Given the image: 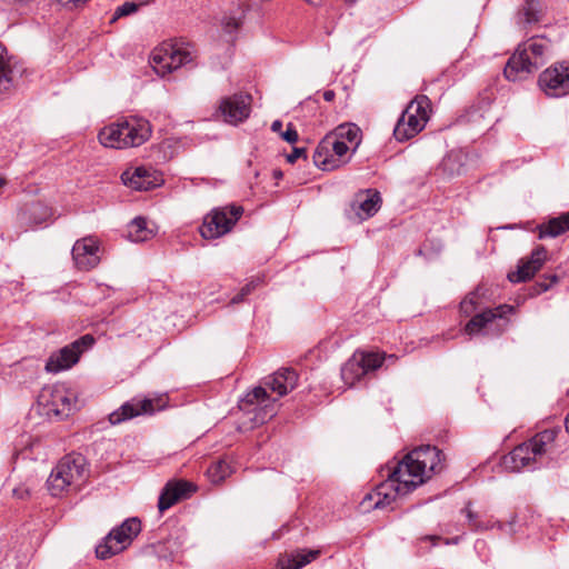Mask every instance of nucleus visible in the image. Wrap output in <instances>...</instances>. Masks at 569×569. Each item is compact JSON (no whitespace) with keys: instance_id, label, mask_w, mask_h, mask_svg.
Returning a JSON list of instances; mask_svg holds the SVG:
<instances>
[{"instance_id":"1","label":"nucleus","mask_w":569,"mask_h":569,"mask_svg":"<svg viewBox=\"0 0 569 569\" xmlns=\"http://www.w3.org/2000/svg\"><path fill=\"white\" fill-rule=\"evenodd\" d=\"M442 452L436 446H420L408 452L400 461L388 466L387 480L379 485L375 496L366 499L376 501L373 508L382 509L391 505L398 496H406L426 482L432 473L441 469Z\"/></svg>"},{"instance_id":"2","label":"nucleus","mask_w":569,"mask_h":569,"mask_svg":"<svg viewBox=\"0 0 569 569\" xmlns=\"http://www.w3.org/2000/svg\"><path fill=\"white\" fill-rule=\"evenodd\" d=\"M551 53V42L543 37H531L519 44L517 52L512 54L503 74L509 81L526 79L530 73L542 67Z\"/></svg>"},{"instance_id":"3","label":"nucleus","mask_w":569,"mask_h":569,"mask_svg":"<svg viewBox=\"0 0 569 569\" xmlns=\"http://www.w3.org/2000/svg\"><path fill=\"white\" fill-rule=\"evenodd\" d=\"M196 66V50L190 43L163 42L151 52L150 71L144 69V77L151 72L166 77L181 68L193 69Z\"/></svg>"},{"instance_id":"4","label":"nucleus","mask_w":569,"mask_h":569,"mask_svg":"<svg viewBox=\"0 0 569 569\" xmlns=\"http://www.w3.org/2000/svg\"><path fill=\"white\" fill-rule=\"evenodd\" d=\"M86 458L80 453L67 455L59 460L47 479L52 497H60L71 488L79 487L86 476Z\"/></svg>"},{"instance_id":"5","label":"nucleus","mask_w":569,"mask_h":569,"mask_svg":"<svg viewBox=\"0 0 569 569\" xmlns=\"http://www.w3.org/2000/svg\"><path fill=\"white\" fill-rule=\"evenodd\" d=\"M552 432L545 430L537 433L529 441L518 445L511 452L503 457L506 469L519 472L522 469L536 470L540 468L543 455L547 452L546 446L552 441Z\"/></svg>"},{"instance_id":"6","label":"nucleus","mask_w":569,"mask_h":569,"mask_svg":"<svg viewBox=\"0 0 569 569\" xmlns=\"http://www.w3.org/2000/svg\"><path fill=\"white\" fill-rule=\"evenodd\" d=\"M243 214V207L226 204L213 208L203 217L200 234L203 239H218L229 233Z\"/></svg>"},{"instance_id":"7","label":"nucleus","mask_w":569,"mask_h":569,"mask_svg":"<svg viewBox=\"0 0 569 569\" xmlns=\"http://www.w3.org/2000/svg\"><path fill=\"white\" fill-rule=\"evenodd\" d=\"M37 402L40 415L49 419L62 420L76 408V396L62 386L44 387Z\"/></svg>"},{"instance_id":"8","label":"nucleus","mask_w":569,"mask_h":569,"mask_svg":"<svg viewBox=\"0 0 569 569\" xmlns=\"http://www.w3.org/2000/svg\"><path fill=\"white\" fill-rule=\"evenodd\" d=\"M142 529L138 517L126 519L119 527L113 528L96 547L99 559H108L123 551Z\"/></svg>"},{"instance_id":"9","label":"nucleus","mask_w":569,"mask_h":569,"mask_svg":"<svg viewBox=\"0 0 569 569\" xmlns=\"http://www.w3.org/2000/svg\"><path fill=\"white\" fill-rule=\"evenodd\" d=\"M100 143L106 148L123 149L138 147L142 143L139 120H121L102 128L98 134Z\"/></svg>"},{"instance_id":"10","label":"nucleus","mask_w":569,"mask_h":569,"mask_svg":"<svg viewBox=\"0 0 569 569\" xmlns=\"http://www.w3.org/2000/svg\"><path fill=\"white\" fill-rule=\"evenodd\" d=\"M94 343L91 335H84L73 342L52 352L46 362V370L51 373H58L73 367L80 359L81 355L89 350Z\"/></svg>"},{"instance_id":"11","label":"nucleus","mask_w":569,"mask_h":569,"mask_svg":"<svg viewBox=\"0 0 569 569\" xmlns=\"http://www.w3.org/2000/svg\"><path fill=\"white\" fill-rule=\"evenodd\" d=\"M385 359L377 352H355L342 366L341 379L345 385L353 387L363 377L380 368Z\"/></svg>"},{"instance_id":"12","label":"nucleus","mask_w":569,"mask_h":569,"mask_svg":"<svg viewBox=\"0 0 569 569\" xmlns=\"http://www.w3.org/2000/svg\"><path fill=\"white\" fill-rule=\"evenodd\" d=\"M538 84L550 98H562L569 94V61L551 64L539 74Z\"/></svg>"},{"instance_id":"13","label":"nucleus","mask_w":569,"mask_h":569,"mask_svg":"<svg viewBox=\"0 0 569 569\" xmlns=\"http://www.w3.org/2000/svg\"><path fill=\"white\" fill-rule=\"evenodd\" d=\"M197 490V485L186 479L169 480L159 495V511L163 512L179 501L189 499Z\"/></svg>"},{"instance_id":"14","label":"nucleus","mask_w":569,"mask_h":569,"mask_svg":"<svg viewBox=\"0 0 569 569\" xmlns=\"http://www.w3.org/2000/svg\"><path fill=\"white\" fill-rule=\"evenodd\" d=\"M251 406H254L252 410L257 411L254 420L260 423H263L276 413L274 405L270 402V397L262 387L253 388L240 399L239 407L241 410L251 411Z\"/></svg>"},{"instance_id":"15","label":"nucleus","mask_w":569,"mask_h":569,"mask_svg":"<svg viewBox=\"0 0 569 569\" xmlns=\"http://www.w3.org/2000/svg\"><path fill=\"white\" fill-rule=\"evenodd\" d=\"M251 96L239 92L221 100L219 110L226 122L237 124L244 121L250 114Z\"/></svg>"},{"instance_id":"16","label":"nucleus","mask_w":569,"mask_h":569,"mask_svg":"<svg viewBox=\"0 0 569 569\" xmlns=\"http://www.w3.org/2000/svg\"><path fill=\"white\" fill-rule=\"evenodd\" d=\"M72 259L80 270L94 268L100 261L98 240L94 237L77 240L72 247Z\"/></svg>"},{"instance_id":"17","label":"nucleus","mask_w":569,"mask_h":569,"mask_svg":"<svg viewBox=\"0 0 569 569\" xmlns=\"http://www.w3.org/2000/svg\"><path fill=\"white\" fill-rule=\"evenodd\" d=\"M547 249L543 246L535 248L527 260H521L518 269L508 273V280L513 283L526 282L543 266Z\"/></svg>"},{"instance_id":"18","label":"nucleus","mask_w":569,"mask_h":569,"mask_svg":"<svg viewBox=\"0 0 569 569\" xmlns=\"http://www.w3.org/2000/svg\"><path fill=\"white\" fill-rule=\"evenodd\" d=\"M425 124L426 118H419L410 110L405 109L395 126L393 137L397 141H407L418 134L425 128Z\"/></svg>"},{"instance_id":"19","label":"nucleus","mask_w":569,"mask_h":569,"mask_svg":"<svg viewBox=\"0 0 569 569\" xmlns=\"http://www.w3.org/2000/svg\"><path fill=\"white\" fill-rule=\"evenodd\" d=\"M381 197L379 191L367 189L357 194V199L352 202V209L360 220H366L375 216L381 207Z\"/></svg>"},{"instance_id":"20","label":"nucleus","mask_w":569,"mask_h":569,"mask_svg":"<svg viewBox=\"0 0 569 569\" xmlns=\"http://www.w3.org/2000/svg\"><path fill=\"white\" fill-rule=\"evenodd\" d=\"M320 555L319 550L297 549L279 556L277 566L279 569H301L316 560Z\"/></svg>"},{"instance_id":"21","label":"nucleus","mask_w":569,"mask_h":569,"mask_svg":"<svg viewBox=\"0 0 569 569\" xmlns=\"http://www.w3.org/2000/svg\"><path fill=\"white\" fill-rule=\"evenodd\" d=\"M298 382V373L291 368H282L268 377L267 386L280 397L293 390Z\"/></svg>"},{"instance_id":"22","label":"nucleus","mask_w":569,"mask_h":569,"mask_svg":"<svg viewBox=\"0 0 569 569\" xmlns=\"http://www.w3.org/2000/svg\"><path fill=\"white\" fill-rule=\"evenodd\" d=\"M179 543L171 537L163 538L158 542H150L144 546V555H151L159 559L172 560L173 555L179 551Z\"/></svg>"},{"instance_id":"23","label":"nucleus","mask_w":569,"mask_h":569,"mask_svg":"<svg viewBox=\"0 0 569 569\" xmlns=\"http://www.w3.org/2000/svg\"><path fill=\"white\" fill-rule=\"evenodd\" d=\"M538 230L539 239L556 238L569 231V212L551 218L547 222L539 224Z\"/></svg>"},{"instance_id":"24","label":"nucleus","mask_w":569,"mask_h":569,"mask_svg":"<svg viewBox=\"0 0 569 569\" xmlns=\"http://www.w3.org/2000/svg\"><path fill=\"white\" fill-rule=\"evenodd\" d=\"M467 154L462 150H451L441 161L442 171L449 176H460L466 171Z\"/></svg>"},{"instance_id":"25","label":"nucleus","mask_w":569,"mask_h":569,"mask_svg":"<svg viewBox=\"0 0 569 569\" xmlns=\"http://www.w3.org/2000/svg\"><path fill=\"white\" fill-rule=\"evenodd\" d=\"M140 415H142V399H132L111 412L109 421L111 425H119Z\"/></svg>"},{"instance_id":"26","label":"nucleus","mask_w":569,"mask_h":569,"mask_svg":"<svg viewBox=\"0 0 569 569\" xmlns=\"http://www.w3.org/2000/svg\"><path fill=\"white\" fill-rule=\"evenodd\" d=\"M313 163L323 171L333 170L339 167V159L333 158L330 152V140L323 139L313 152Z\"/></svg>"},{"instance_id":"27","label":"nucleus","mask_w":569,"mask_h":569,"mask_svg":"<svg viewBox=\"0 0 569 569\" xmlns=\"http://www.w3.org/2000/svg\"><path fill=\"white\" fill-rule=\"evenodd\" d=\"M542 11L538 0H525V3L518 11V24L523 27L531 26L541 21Z\"/></svg>"},{"instance_id":"28","label":"nucleus","mask_w":569,"mask_h":569,"mask_svg":"<svg viewBox=\"0 0 569 569\" xmlns=\"http://www.w3.org/2000/svg\"><path fill=\"white\" fill-rule=\"evenodd\" d=\"M233 472V468L228 458H220L213 461L207 469V477L213 483L222 482Z\"/></svg>"},{"instance_id":"29","label":"nucleus","mask_w":569,"mask_h":569,"mask_svg":"<svg viewBox=\"0 0 569 569\" xmlns=\"http://www.w3.org/2000/svg\"><path fill=\"white\" fill-rule=\"evenodd\" d=\"M495 321V316L491 309H486L482 312L475 315L465 326V333L473 336L480 333L489 325Z\"/></svg>"},{"instance_id":"30","label":"nucleus","mask_w":569,"mask_h":569,"mask_svg":"<svg viewBox=\"0 0 569 569\" xmlns=\"http://www.w3.org/2000/svg\"><path fill=\"white\" fill-rule=\"evenodd\" d=\"M168 406V396L166 393H161L154 397L150 395L144 396V416L153 415L158 411L166 409Z\"/></svg>"},{"instance_id":"31","label":"nucleus","mask_w":569,"mask_h":569,"mask_svg":"<svg viewBox=\"0 0 569 569\" xmlns=\"http://www.w3.org/2000/svg\"><path fill=\"white\" fill-rule=\"evenodd\" d=\"M430 109V99L427 96H417L409 102L406 110H410L417 117L426 118L428 121V110Z\"/></svg>"},{"instance_id":"32","label":"nucleus","mask_w":569,"mask_h":569,"mask_svg":"<svg viewBox=\"0 0 569 569\" xmlns=\"http://www.w3.org/2000/svg\"><path fill=\"white\" fill-rule=\"evenodd\" d=\"M121 180L124 186L140 191L142 189V166L137 167L133 172L130 170L123 171Z\"/></svg>"},{"instance_id":"33","label":"nucleus","mask_w":569,"mask_h":569,"mask_svg":"<svg viewBox=\"0 0 569 569\" xmlns=\"http://www.w3.org/2000/svg\"><path fill=\"white\" fill-rule=\"evenodd\" d=\"M144 191L161 187L164 182L163 174L157 169L144 164Z\"/></svg>"},{"instance_id":"34","label":"nucleus","mask_w":569,"mask_h":569,"mask_svg":"<svg viewBox=\"0 0 569 569\" xmlns=\"http://www.w3.org/2000/svg\"><path fill=\"white\" fill-rule=\"evenodd\" d=\"M124 237L131 242L142 241V216L134 217L128 223Z\"/></svg>"},{"instance_id":"35","label":"nucleus","mask_w":569,"mask_h":569,"mask_svg":"<svg viewBox=\"0 0 569 569\" xmlns=\"http://www.w3.org/2000/svg\"><path fill=\"white\" fill-rule=\"evenodd\" d=\"M169 149L170 144L162 142L158 146L151 147V152L148 157L158 163L166 162L171 158V152L168 151Z\"/></svg>"},{"instance_id":"36","label":"nucleus","mask_w":569,"mask_h":569,"mask_svg":"<svg viewBox=\"0 0 569 569\" xmlns=\"http://www.w3.org/2000/svg\"><path fill=\"white\" fill-rule=\"evenodd\" d=\"M470 506H471V502H468L467 506L461 510V512H463L466 515L471 530H473V531L486 530L487 527L481 521L478 520V515L470 509Z\"/></svg>"},{"instance_id":"37","label":"nucleus","mask_w":569,"mask_h":569,"mask_svg":"<svg viewBox=\"0 0 569 569\" xmlns=\"http://www.w3.org/2000/svg\"><path fill=\"white\" fill-rule=\"evenodd\" d=\"M259 282H260V281H259V279H257V280H251L250 282H248L247 284H244V286L240 289V291H239L238 293H236V295L231 298L230 302H231L232 305H238V303L242 302V301L244 300V298H246L247 296H249V295H250V293H251V292H252V291H253V290L259 286Z\"/></svg>"},{"instance_id":"38","label":"nucleus","mask_w":569,"mask_h":569,"mask_svg":"<svg viewBox=\"0 0 569 569\" xmlns=\"http://www.w3.org/2000/svg\"><path fill=\"white\" fill-rule=\"evenodd\" d=\"M491 310L495 316V320L496 319L502 320L503 321L502 326H507L509 322L507 319V316L513 313L516 311V307L511 306V305H500Z\"/></svg>"},{"instance_id":"39","label":"nucleus","mask_w":569,"mask_h":569,"mask_svg":"<svg viewBox=\"0 0 569 569\" xmlns=\"http://www.w3.org/2000/svg\"><path fill=\"white\" fill-rule=\"evenodd\" d=\"M138 8H139V4H137L136 2L127 1L116 9L112 20H117L121 17L134 13L138 11Z\"/></svg>"},{"instance_id":"40","label":"nucleus","mask_w":569,"mask_h":569,"mask_svg":"<svg viewBox=\"0 0 569 569\" xmlns=\"http://www.w3.org/2000/svg\"><path fill=\"white\" fill-rule=\"evenodd\" d=\"M241 23V20L233 16H226L221 21L222 29L227 33L236 32L240 28Z\"/></svg>"},{"instance_id":"41","label":"nucleus","mask_w":569,"mask_h":569,"mask_svg":"<svg viewBox=\"0 0 569 569\" xmlns=\"http://www.w3.org/2000/svg\"><path fill=\"white\" fill-rule=\"evenodd\" d=\"M559 280L557 274H548L545 276V279L542 281H538L536 283V293H542L546 292L551 288L552 284L557 283Z\"/></svg>"},{"instance_id":"42","label":"nucleus","mask_w":569,"mask_h":569,"mask_svg":"<svg viewBox=\"0 0 569 569\" xmlns=\"http://www.w3.org/2000/svg\"><path fill=\"white\" fill-rule=\"evenodd\" d=\"M349 150V147L348 144L342 141V140H333L331 141L330 140V152L332 151L333 153H331L333 156V158H341L343 157Z\"/></svg>"},{"instance_id":"43","label":"nucleus","mask_w":569,"mask_h":569,"mask_svg":"<svg viewBox=\"0 0 569 569\" xmlns=\"http://www.w3.org/2000/svg\"><path fill=\"white\" fill-rule=\"evenodd\" d=\"M280 136L288 143H295L299 138L298 132L292 123H288L286 131H282Z\"/></svg>"},{"instance_id":"44","label":"nucleus","mask_w":569,"mask_h":569,"mask_svg":"<svg viewBox=\"0 0 569 569\" xmlns=\"http://www.w3.org/2000/svg\"><path fill=\"white\" fill-rule=\"evenodd\" d=\"M340 130H341L340 136L342 138H346L349 142L357 141L358 133H359V128L358 127H356L353 124L351 127H348L346 130H345L343 127H341Z\"/></svg>"},{"instance_id":"45","label":"nucleus","mask_w":569,"mask_h":569,"mask_svg":"<svg viewBox=\"0 0 569 569\" xmlns=\"http://www.w3.org/2000/svg\"><path fill=\"white\" fill-rule=\"evenodd\" d=\"M300 158H308L306 148L293 147L291 153L287 156V161L289 163H295Z\"/></svg>"},{"instance_id":"46","label":"nucleus","mask_w":569,"mask_h":569,"mask_svg":"<svg viewBox=\"0 0 569 569\" xmlns=\"http://www.w3.org/2000/svg\"><path fill=\"white\" fill-rule=\"evenodd\" d=\"M475 297L473 296H470V297H466L461 303H460V310L461 312H463L465 315H469L470 312L473 311L475 309Z\"/></svg>"},{"instance_id":"47","label":"nucleus","mask_w":569,"mask_h":569,"mask_svg":"<svg viewBox=\"0 0 569 569\" xmlns=\"http://www.w3.org/2000/svg\"><path fill=\"white\" fill-rule=\"evenodd\" d=\"M12 493L17 499L24 500L30 497V489L26 486H20L14 488Z\"/></svg>"},{"instance_id":"48","label":"nucleus","mask_w":569,"mask_h":569,"mask_svg":"<svg viewBox=\"0 0 569 569\" xmlns=\"http://www.w3.org/2000/svg\"><path fill=\"white\" fill-rule=\"evenodd\" d=\"M158 227L152 222L149 223L148 220L144 218V241L148 238H152L157 234Z\"/></svg>"},{"instance_id":"49","label":"nucleus","mask_w":569,"mask_h":569,"mask_svg":"<svg viewBox=\"0 0 569 569\" xmlns=\"http://www.w3.org/2000/svg\"><path fill=\"white\" fill-rule=\"evenodd\" d=\"M281 129H282V122L280 120H274L272 123H271V130L273 132H279L281 134Z\"/></svg>"},{"instance_id":"50","label":"nucleus","mask_w":569,"mask_h":569,"mask_svg":"<svg viewBox=\"0 0 569 569\" xmlns=\"http://www.w3.org/2000/svg\"><path fill=\"white\" fill-rule=\"evenodd\" d=\"M335 97H336V93H335V91H333V90H326V91L323 92V99H325L326 101H328V102L333 101Z\"/></svg>"},{"instance_id":"51","label":"nucleus","mask_w":569,"mask_h":569,"mask_svg":"<svg viewBox=\"0 0 569 569\" xmlns=\"http://www.w3.org/2000/svg\"><path fill=\"white\" fill-rule=\"evenodd\" d=\"M462 540V536H456L452 538H447L445 540L446 545H458Z\"/></svg>"},{"instance_id":"52","label":"nucleus","mask_w":569,"mask_h":569,"mask_svg":"<svg viewBox=\"0 0 569 569\" xmlns=\"http://www.w3.org/2000/svg\"><path fill=\"white\" fill-rule=\"evenodd\" d=\"M147 132L148 133L151 132V124L149 123V121L144 120V137H143L144 142L148 140Z\"/></svg>"},{"instance_id":"53","label":"nucleus","mask_w":569,"mask_h":569,"mask_svg":"<svg viewBox=\"0 0 569 569\" xmlns=\"http://www.w3.org/2000/svg\"><path fill=\"white\" fill-rule=\"evenodd\" d=\"M272 176L276 180H280L283 177V172L279 169H274L272 172Z\"/></svg>"},{"instance_id":"54","label":"nucleus","mask_w":569,"mask_h":569,"mask_svg":"<svg viewBox=\"0 0 569 569\" xmlns=\"http://www.w3.org/2000/svg\"><path fill=\"white\" fill-rule=\"evenodd\" d=\"M13 1L17 4H21L22 6V4H28V3L32 2L33 0H13Z\"/></svg>"},{"instance_id":"55","label":"nucleus","mask_w":569,"mask_h":569,"mask_svg":"<svg viewBox=\"0 0 569 569\" xmlns=\"http://www.w3.org/2000/svg\"><path fill=\"white\" fill-rule=\"evenodd\" d=\"M565 427H566V431L569 433V413L566 417Z\"/></svg>"},{"instance_id":"56","label":"nucleus","mask_w":569,"mask_h":569,"mask_svg":"<svg viewBox=\"0 0 569 569\" xmlns=\"http://www.w3.org/2000/svg\"><path fill=\"white\" fill-rule=\"evenodd\" d=\"M6 184V179L0 178V188H2Z\"/></svg>"},{"instance_id":"57","label":"nucleus","mask_w":569,"mask_h":569,"mask_svg":"<svg viewBox=\"0 0 569 569\" xmlns=\"http://www.w3.org/2000/svg\"><path fill=\"white\" fill-rule=\"evenodd\" d=\"M396 358H397V357H396L395 355H390V356H388V358H387V359H389V360H395Z\"/></svg>"},{"instance_id":"58","label":"nucleus","mask_w":569,"mask_h":569,"mask_svg":"<svg viewBox=\"0 0 569 569\" xmlns=\"http://www.w3.org/2000/svg\"><path fill=\"white\" fill-rule=\"evenodd\" d=\"M512 228H513V227H512V226H510V224H509V226H505V227H502V229H512Z\"/></svg>"},{"instance_id":"59","label":"nucleus","mask_w":569,"mask_h":569,"mask_svg":"<svg viewBox=\"0 0 569 569\" xmlns=\"http://www.w3.org/2000/svg\"><path fill=\"white\" fill-rule=\"evenodd\" d=\"M497 525H498L499 529H502V523L501 522H497Z\"/></svg>"},{"instance_id":"60","label":"nucleus","mask_w":569,"mask_h":569,"mask_svg":"<svg viewBox=\"0 0 569 569\" xmlns=\"http://www.w3.org/2000/svg\"><path fill=\"white\" fill-rule=\"evenodd\" d=\"M430 539H432V540H438V539H439V537L433 536V537H430Z\"/></svg>"},{"instance_id":"61","label":"nucleus","mask_w":569,"mask_h":569,"mask_svg":"<svg viewBox=\"0 0 569 569\" xmlns=\"http://www.w3.org/2000/svg\"><path fill=\"white\" fill-rule=\"evenodd\" d=\"M345 1H346V2H350V3H352V2H355L356 0H345Z\"/></svg>"},{"instance_id":"62","label":"nucleus","mask_w":569,"mask_h":569,"mask_svg":"<svg viewBox=\"0 0 569 569\" xmlns=\"http://www.w3.org/2000/svg\"><path fill=\"white\" fill-rule=\"evenodd\" d=\"M148 2H149V0H144V1H143V4H144V6H147V4H148Z\"/></svg>"},{"instance_id":"63","label":"nucleus","mask_w":569,"mask_h":569,"mask_svg":"<svg viewBox=\"0 0 569 569\" xmlns=\"http://www.w3.org/2000/svg\"><path fill=\"white\" fill-rule=\"evenodd\" d=\"M306 1L309 2V3H313V0H306Z\"/></svg>"}]
</instances>
